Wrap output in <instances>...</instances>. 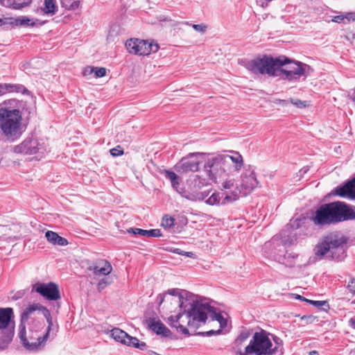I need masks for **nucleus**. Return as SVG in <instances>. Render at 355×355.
Segmentation results:
<instances>
[{
	"label": "nucleus",
	"mask_w": 355,
	"mask_h": 355,
	"mask_svg": "<svg viewBox=\"0 0 355 355\" xmlns=\"http://www.w3.org/2000/svg\"><path fill=\"white\" fill-rule=\"evenodd\" d=\"M245 67L255 74L284 75V79L290 81L297 80L301 76L306 77L313 71L309 65L286 57L275 59L268 56L257 58L248 62Z\"/></svg>",
	"instance_id": "f257e3e1"
},
{
	"label": "nucleus",
	"mask_w": 355,
	"mask_h": 355,
	"mask_svg": "<svg viewBox=\"0 0 355 355\" xmlns=\"http://www.w3.org/2000/svg\"><path fill=\"white\" fill-rule=\"evenodd\" d=\"M32 108L26 102L15 98L0 104V135L6 140L14 141L22 134V115L31 114Z\"/></svg>",
	"instance_id": "f03ea898"
},
{
	"label": "nucleus",
	"mask_w": 355,
	"mask_h": 355,
	"mask_svg": "<svg viewBox=\"0 0 355 355\" xmlns=\"http://www.w3.org/2000/svg\"><path fill=\"white\" fill-rule=\"evenodd\" d=\"M283 340L263 329L255 332L244 351L238 350L239 355H282Z\"/></svg>",
	"instance_id": "7ed1b4c3"
},
{
	"label": "nucleus",
	"mask_w": 355,
	"mask_h": 355,
	"mask_svg": "<svg viewBox=\"0 0 355 355\" xmlns=\"http://www.w3.org/2000/svg\"><path fill=\"white\" fill-rule=\"evenodd\" d=\"M182 313H178L175 316L171 315L164 320L168 325L174 327L183 334H189L187 327L196 329L205 324L203 318V303L198 301L189 302L188 306L182 309Z\"/></svg>",
	"instance_id": "20e7f679"
},
{
	"label": "nucleus",
	"mask_w": 355,
	"mask_h": 355,
	"mask_svg": "<svg viewBox=\"0 0 355 355\" xmlns=\"http://www.w3.org/2000/svg\"><path fill=\"white\" fill-rule=\"evenodd\" d=\"M44 327V320L41 318H28L23 320V312L21 314L19 337L23 345L28 350H41L48 340V333L42 334Z\"/></svg>",
	"instance_id": "39448f33"
},
{
	"label": "nucleus",
	"mask_w": 355,
	"mask_h": 355,
	"mask_svg": "<svg viewBox=\"0 0 355 355\" xmlns=\"http://www.w3.org/2000/svg\"><path fill=\"white\" fill-rule=\"evenodd\" d=\"M354 218L355 207L337 201L321 205L312 220L315 225L323 226Z\"/></svg>",
	"instance_id": "423d86ee"
},
{
	"label": "nucleus",
	"mask_w": 355,
	"mask_h": 355,
	"mask_svg": "<svg viewBox=\"0 0 355 355\" xmlns=\"http://www.w3.org/2000/svg\"><path fill=\"white\" fill-rule=\"evenodd\" d=\"M184 294V292H180L178 289H170L167 293L159 295L160 299L159 306H162L164 313L168 315L173 312H175L178 309L182 310L188 306L189 301ZM168 316H166V318Z\"/></svg>",
	"instance_id": "0eeeda50"
},
{
	"label": "nucleus",
	"mask_w": 355,
	"mask_h": 355,
	"mask_svg": "<svg viewBox=\"0 0 355 355\" xmlns=\"http://www.w3.org/2000/svg\"><path fill=\"white\" fill-rule=\"evenodd\" d=\"M224 166H225V157L224 155L218 154L207 159L204 165V171L209 180L217 183L224 180V177L227 175L223 168Z\"/></svg>",
	"instance_id": "6e6552de"
},
{
	"label": "nucleus",
	"mask_w": 355,
	"mask_h": 355,
	"mask_svg": "<svg viewBox=\"0 0 355 355\" xmlns=\"http://www.w3.org/2000/svg\"><path fill=\"white\" fill-rule=\"evenodd\" d=\"M13 311L11 308L0 309V344L4 349L14 336V324L11 322Z\"/></svg>",
	"instance_id": "1a4fd4ad"
},
{
	"label": "nucleus",
	"mask_w": 355,
	"mask_h": 355,
	"mask_svg": "<svg viewBox=\"0 0 355 355\" xmlns=\"http://www.w3.org/2000/svg\"><path fill=\"white\" fill-rule=\"evenodd\" d=\"M346 243V240L343 236L336 234H332L324 237L315 248V255L319 259L322 257H331L333 250L338 248Z\"/></svg>",
	"instance_id": "9d476101"
},
{
	"label": "nucleus",
	"mask_w": 355,
	"mask_h": 355,
	"mask_svg": "<svg viewBox=\"0 0 355 355\" xmlns=\"http://www.w3.org/2000/svg\"><path fill=\"white\" fill-rule=\"evenodd\" d=\"M42 315L46 318L48 326L44 333H48V338L50 336V331L53 329V323L50 311L40 304H32L28 305L23 311V320H26L28 318H39V315Z\"/></svg>",
	"instance_id": "9b49d317"
},
{
	"label": "nucleus",
	"mask_w": 355,
	"mask_h": 355,
	"mask_svg": "<svg viewBox=\"0 0 355 355\" xmlns=\"http://www.w3.org/2000/svg\"><path fill=\"white\" fill-rule=\"evenodd\" d=\"M42 315L46 318L48 326L44 333H48V338L50 336V331L53 329V323L50 311L40 304H32L28 305L23 311V320H26L28 318H39V315Z\"/></svg>",
	"instance_id": "f8f14e48"
},
{
	"label": "nucleus",
	"mask_w": 355,
	"mask_h": 355,
	"mask_svg": "<svg viewBox=\"0 0 355 355\" xmlns=\"http://www.w3.org/2000/svg\"><path fill=\"white\" fill-rule=\"evenodd\" d=\"M125 47L130 53L139 55H147L159 49L157 44L139 39H130L125 42Z\"/></svg>",
	"instance_id": "ddd939ff"
},
{
	"label": "nucleus",
	"mask_w": 355,
	"mask_h": 355,
	"mask_svg": "<svg viewBox=\"0 0 355 355\" xmlns=\"http://www.w3.org/2000/svg\"><path fill=\"white\" fill-rule=\"evenodd\" d=\"M259 184L254 169L251 166H248L241 175L240 184L236 189L240 193L247 195L250 193Z\"/></svg>",
	"instance_id": "4468645a"
},
{
	"label": "nucleus",
	"mask_w": 355,
	"mask_h": 355,
	"mask_svg": "<svg viewBox=\"0 0 355 355\" xmlns=\"http://www.w3.org/2000/svg\"><path fill=\"white\" fill-rule=\"evenodd\" d=\"M110 336L116 342L141 350L144 349L146 346L145 343L140 342L136 337L128 335L125 331L119 328H114L112 329Z\"/></svg>",
	"instance_id": "2eb2a0df"
},
{
	"label": "nucleus",
	"mask_w": 355,
	"mask_h": 355,
	"mask_svg": "<svg viewBox=\"0 0 355 355\" xmlns=\"http://www.w3.org/2000/svg\"><path fill=\"white\" fill-rule=\"evenodd\" d=\"M32 291L40 293L49 301L57 300L61 297L58 286L53 282L48 284L37 283L33 285Z\"/></svg>",
	"instance_id": "dca6fc26"
},
{
	"label": "nucleus",
	"mask_w": 355,
	"mask_h": 355,
	"mask_svg": "<svg viewBox=\"0 0 355 355\" xmlns=\"http://www.w3.org/2000/svg\"><path fill=\"white\" fill-rule=\"evenodd\" d=\"M202 155V153H189L175 166L176 171L182 173L197 171L199 168L200 161L198 159H191V158Z\"/></svg>",
	"instance_id": "f3484780"
},
{
	"label": "nucleus",
	"mask_w": 355,
	"mask_h": 355,
	"mask_svg": "<svg viewBox=\"0 0 355 355\" xmlns=\"http://www.w3.org/2000/svg\"><path fill=\"white\" fill-rule=\"evenodd\" d=\"M41 149L37 140L33 138H28L20 144L15 146L14 152L26 155H35Z\"/></svg>",
	"instance_id": "a211bd4d"
},
{
	"label": "nucleus",
	"mask_w": 355,
	"mask_h": 355,
	"mask_svg": "<svg viewBox=\"0 0 355 355\" xmlns=\"http://www.w3.org/2000/svg\"><path fill=\"white\" fill-rule=\"evenodd\" d=\"M179 179H176L174 181H172L171 186L172 187L177 191L182 197L187 198L189 200L191 201H197V200H203L207 196V193L204 191H193L192 189L189 190H179L178 187L180 185V182L178 181Z\"/></svg>",
	"instance_id": "6ab92c4d"
},
{
	"label": "nucleus",
	"mask_w": 355,
	"mask_h": 355,
	"mask_svg": "<svg viewBox=\"0 0 355 355\" xmlns=\"http://www.w3.org/2000/svg\"><path fill=\"white\" fill-rule=\"evenodd\" d=\"M202 313L203 318H205V323L208 319H210L211 321H217L220 328H224L227 326V320L220 313H217L216 309L207 303H203Z\"/></svg>",
	"instance_id": "aec40b11"
},
{
	"label": "nucleus",
	"mask_w": 355,
	"mask_h": 355,
	"mask_svg": "<svg viewBox=\"0 0 355 355\" xmlns=\"http://www.w3.org/2000/svg\"><path fill=\"white\" fill-rule=\"evenodd\" d=\"M225 157V165L231 161L232 166L230 168V172H239L243 166V159L239 153H234L233 155H224Z\"/></svg>",
	"instance_id": "412c9836"
},
{
	"label": "nucleus",
	"mask_w": 355,
	"mask_h": 355,
	"mask_svg": "<svg viewBox=\"0 0 355 355\" xmlns=\"http://www.w3.org/2000/svg\"><path fill=\"white\" fill-rule=\"evenodd\" d=\"M89 269L93 271L94 274L96 276H107L111 273L112 267L110 262L105 260H103L100 261L96 266H90Z\"/></svg>",
	"instance_id": "4be33fe9"
},
{
	"label": "nucleus",
	"mask_w": 355,
	"mask_h": 355,
	"mask_svg": "<svg viewBox=\"0 0 355 355\" xmlns=\"http://www.w3.org/2000/svg\"><path fill=\"white\" fill-rule=\"evenodd\" d=\"M337 194L349 199L355 198V178L337 189Z\"/></svg>",
	"instance_id": "5701e85b"
},
{
	"label": "nucleus",
	"mask_w": 355,
	"mask_h": 355,
	"mask_svg": "<svg viewBox=\"0 0 355 355\" xmlns=\"http://www.w3.org/2000/svg\"><path fill=\"white\" fill-rule=\"evenodd\" d=\"M27 89L21 85L10 84V83H1L0 84V95H3L7 93H22L24 94Z\"/></svg>",
	"instance_id": "b1692460"
},
{
	"label": "nucleus",
	"mask_w": 355,
	"mask_h": 355,
	"mask_svg": "<svg viewBox=\"0 0 355 355\" xmlns=\"http://www.w3.org/2000/svg\"><path fill=\"white\" fill-rule=\"evenodd\" d=\"M45 237L47 241L53 245L65 246L68 244V241L66 239L60 236L56 232L53 231H47L45 234Z\"/></svg>",
	"instance_id": "393cba45"
},
{
	"label": "nucleus",
	"mask_w": 355,
	"mask_h": 355,
	"mask_svg": "<svg viewBox=\"0 0 355 355\" xmlns=\"http://www.w3.org/2000/svg\"><path fill=\"white\" fill-rule=\"evenodd\" d=\"M128 233L139 234L144 237H159L162 236L161 232L158 229L146 230L139 228H130Z\"/></svg>",
	"instance_id": "a878e982"
},
{
	"label": "nucleus",
	"mask_w": 355,
	"mask_h": 355,
	"mask_svg": "<svg viewBox=\"0 0 355 355\" xmlns=\"http://www.w3.org/2000/svg\"><path fill=\"white\" fill-rule=\"evenodd\" d=\"M148 325L153 331L157 334H162L167 336L169 330L159 321H157L155 319H150Z\"/></svg>",
	"instance_id": "bb28decb"
},
{
	"label": "nucleus",
	"mask_w": 355,
	"mask_h": 355,
	"mask_svg": "<svg viewBox=\"0 0 355 355\" xmlns=\"http://www.w3.org/2000/svg\"><path fill=\"white\" fill-rule=\"evenodd\" d=\"M209 179L200 177L198 175L193 176L192 180V186H190L189 189H192L193 191H199L198 190L209 184Z\"/></svg>",
	"instance_id": "cd10ccee"
},
{
	"label": "nucleus",
	"mask_w": 355,
	"mask_h": 355,
	"mask_svg": "<svg viewBox=\"0 0 355 355\" xmlns=\"http://www.w3.org/2000/svg\"><path fill=\"white\" fill-rule=\"evenodd\" d=\"M240 193L236 188L231 193L226 194L223 198L222 197L221 205H227L237 200L239 198Z\"/></svg>",
	"instance_id": "c85d7f7f"
},
{
	"label": "nucleus",
	"mask_w": 355,
	"mask_h": 355,
	"mask_svg": "<svg viewBox=\"0 0 355 355\" xmlns=\"http://www.w3.org/2000/svg\"><path fill=\"white\" fill-rule=\"evenodd\" d=\"M43 11L45 14L54 15L55 13V0H44Z\"/></svg>",
	"instance_id": "c756f323"
},
{
	"label": "nucleus",
	"mask_w": 355,
	"mask_h": 355,
	"mask_svg": "<svg viewBox=\"0 0 355 355\" xmlns=\"http://www.w3.org/2000/svg\"><path fill=\"white\" fill-rule=\"evenodd\" d=\"M62 6L67 10H76L80 5V0H60Z\"/></svg>",
	"instance_id": "7c9ffc66"
},
{
	"label": "nucleus",
	"mask_w": 355,
	"mask_h": 355,
	"mask_svg": "<svg viewBox=\"0 0 355 355\" xmlns=\"http://www.w3.org/2000/svg\"><path fill=\"white\" fill-rule=\"evenodd\" d=\"M0 3L3 6L12 7L14 9H20L28 5L27 3H17L14 0H0Z\"/></svg>",
	"instance_id": "2f4dec72"
},
{
	"label": "nucleus",
	"mask_w": 355,
	"mask_h": 355,
	"mask_svg": "<svg viewBox=\"0 0 355 355\" xmlns=\"http://www.w3.org/2000/svg\"><path fill=\"white\" fill-rule=\"evenodd\" d=\"M113 282V279L110 276H105L102 278L97 284V289L98 291H101L105 289L107 286L110 285Z\"/></svg>",
	"instance_id": "473e14b6"
},
{
	"label": "nucleus",
	"mask_w": 355,
	"mask_h": 355,
	"mask_svg": "<svg viewBox=\"0 0 355 355\" xmlns=\"http://www.w3.org/2000/svg\"><path fill=\"white\" fill-rule=\"evenodd\" d=\"M221 200L220 193L215 192L206 200V203L209 205H218L221 204Z\"/></svg>",
	"instance_id": "72a5a7b5"
},
{
	"label": "nucleus",
	"mask_w": 355,
	"mask_h": 355,
	"mask_svg": "<svg viewBox=\"0 0 355 355\" xmlns=\"http://www.w3.org/2000/svg\"><path fill=\"white\" fill-rule=\"evenodd\" d=\"M34 25H35V23L32 21V19H31L26 17H22L21 18L15 19V26H33Z\"/></svg>",
	"instance_id": "f704fd0d"
},
{
	"label": "nucleus",
	"mask_w": 355,
	"mask_h": 355,
	"mask_svg": "<svg viewBox=\"0 0 355 355\" xmlns=\"http://www.w3.org/2000/svg\"><path fill=\"white\" fill-rule=\"evenodd\" d=\"M250 336V333L248 331H242L240 333L239 336L235 340L234 345L236 347H240L242 344L248 340Z\"/></svg>",
	"instance_id": "c9c22d12"
},
{
	"label": "nucleus",
	"mask_w": 355,
	"mask_h": 355,
	"mask_svg": "<svg viewBox=\"0 0 355 355\" xmlns=\"http://www.w3.org/2000/svg\"><path fill=\"white\" fill-rule=\"evenodd\" d=\"M6 26V28H9L15 26V18L5 17L0 19V26Z\"/></svg>",
	"instance_id": "e433bc0d"
},
{
	"label": "nucleus",
	"mask_w": 355,
	"mask_h": 355,
	"mask_svg": "<svg viewBox=\"0 0 355 355\" xmlns=\"http://www.w3.org/2000/svg\"><path fill=\"white\" fill-rule=\"evenodd\" d=\"M175 219L168 215L163 217L162 225L165 228H170L174 225Z\"/></svg>",
	"instance_id": "4c0bfd02"
},
{
	"label": "nucleus",
	"mask_w": 355,
	"mask_h": 355,
	"mask_svg": "<svg viewBox=\"0 0 355 355\" xmlns=\"http://www.w3.org/2000/svg\"><path fill=\"white\" fill-rule=\"evenodd\" d=\"M225 178V176L224 177ZM222 181V187L223 189H232L234 187V179H225Z\"/></svg>",
	"instance_id": "58836bf2"
},
{
	"label": "nucleus",
	"mask_w": 355,
	"mask_h": 355,
	"mask_svg": "<svg viewBox=\"0 0 355 355\" xmlns=\"http://www.w3.org/2000/svg\"><path fill=\"white\" fill-rule=\"evenodd\" d=\"M164 176L166 179L169 180L171 182L172 181L175 180L176 179H179L178 176L176 173L173 171H170L168 170L164 171Z\"/></svg>",
	"instance_id": "ea45409f"
},
{
	"label": "nucleus",
	"mask_w": 355,
	"mask_h": 355,
	"mask_svg": "<svg viewBox=\"0 0 355 355\" xmlns=\"http://www.w3.org/2000/svg\"><path fill=\"white\" fill-rule=\"evenodd\" d=\"M291 103L299 108H303L308 105V103L306 101H302L300 99L291 98Z\"/></svg>",
	"instance_id": "a19ab883"
},
{
	"label": "nucleus",
	"mask_w": 355,
	"mask_h": 355,
	"mask_svg": "<svg viewBox=\"0 0 355 355\" xmlns=\"http://www.w3.org/2000/svg\"><path fill=\"white\" fill-rule=\"evenodd\" d=\"M94 73L96 78H101L105 76L106 69L104 67L94 68Z\"/></svg>",
	"instance_id": "79ce46f5"
},
{
	"label": "nucleus",
	"mask_w": 355,
	"mask_h": 355,
	"mask_svg": "<svg viewBox=\"0 0 355 355\" xmlns=\"http://www.w3.org/2000/svg\"><path fill=\"white\" fill-rule=\"evenodd\" d=\"M344 17V24H348L350 21H355V13L354 12H347L345 15H343Z\"/></svg>",
	"instance_id": "37998d69"
},
{
	"label": "nucleus",
	"mask_w": 355,
	"mask_h": 355,
	"mask_svg": "<svg viewBox=\"0 0 355 355\" xmlns=\"http://www.w3.org/2000/svg\"><path fill=\"white\" fill-rule=\"evenodd\" d=\"M110 154L114 157L122 155L123 154V150L121 146H118L117 147L113 148L110 150Z\"/></svg>",
	"instance_id": "c03bdc74"
},
{
	"label": "nucleus",
	"mask_w": 355,
	"mask_h": 355,
	"mask_svg": "<svg viewBox=\"0 0 355 355\" xmlns=\"http://www.w3.org/2000/svg\"><path fill=\"white\" fill-rule=\"evenodd\" d=\"M193 28L196 31L204 33L207 30V26L204 24H193Z\"/></svg>",
	"instance_id": "a18cd8bd"
},
{
	"label": "nucleus",
	"mask_w": 355,
	"mask_h": 355,
	"mask_svg": "<svg viewBox=\"0 0 355 355\" xmlns=\"http://www.w3.org/2000/svg\"><path fill=\"white\" fill-rule=\"evenodd\" d=\"M173 252L176 254H181V255H185L188 257H193L194 256V254L191 252H184L178 248L175 249L173 250Z\"/></svg>",
	"instance_id": "49530a36"
},
{
	"label": "nucleus",
	"mask_w": 355,
	"mask_h": 355,
	"mask_svg": "<svg viewBox=\"0 0 355 355\" xmlns=\"http://www.w3.org/2000/svg\"><path fill=\"white\" fill-rule=\"evenodd\" d=\"M347 288L350 293H352L353 295L355 294V279H352L349 282Z\"/></svg>",
	"instance_id": "de8ad7c7"
},
{
	"label": "nucleus",
	"mask_w": 355,
	"mask_h": 355,
	"mask_svg": "<svg viewBox=\"0 0 355 355\" xmlns=\"http://www.w3.org/2000/svg\"><path fill=\"white\" fill-rule=\"evenodd\" d=\"M94 67H87L83 69V76H87L94 73Z\"/></svg>",
	"instance_id": "09e8293b"
},
{
	"label": "nucleus",
	"mask_w": 355,
	"mask_h": 355,
	"mask_svg": "<svg viewBox=\"0 0 355 355\" xmlns=\"http://www.w3.org/2000/svg\"><path fill=\"white\" fill-rule=\"evenodd\" d=\"M332 21L336 23H344L343 15H336L332 19Z\"/></svg>",
	"instance_id": "8fccbe9b"
},
{
	"label": "nucleus",
	"mask_w": 355,
	"mask_h": 355,
	"mask_svg": "<svg viewBox=\"0 0 355 355\" xmlns=\"http://www.w3.org/2000/svg\"><path fill=\"white\" fill-rule=\"evenodd\" d=\"M307 302L311 304H313L315 306H320L322 305H323L325 302L324 301H313V300H307Z\"/></svg>",
	"instance_id": "3c124183"
},
{
	"label": "nucleus",
	"mask_w": 355,
	"mask_h": 355,
	"mask_svg": "<svg viewBox=\"0 0 355 355\" xmlns=\"http://www.w3.org/2000/svg\"><path fill=\"white\" fill-rule=\"evenodd\" d=\"M275 103L278 104L279 105H282V106H286L288 103L286 100L278 99V100H276Z\"/></svg>",
	"instance_id": "603ef678"
},
{
	"label": "nucleus",
	"mask_w": 355,
	"mask_h": 355,
	"mask_svg": "<svg viewBox=\"0 0 355 355\" xmlns=\"http://www.w3.org/2000/svg\"><path fill=\"white\" fill-rule=\"evenodd\" d=\"M349 324L352 328L355 329V317L349 320Z\"/></svg>",
	"instance_id": "864d4df0"
},
{
	"label": "nucleus",
	"mask_w": 355,
	"mask_h": 355,
	"mask_svg": "<svg viewBox=\"0 0 355 355\" xmlns=\"http://www.w3.org/2000/svg\"><path fill=\"white\" fill-rule=\"evenodd\" d=\"M295 298L296 299H298V300H302V301H305V302H307V300H309L308 299H306L305 297L300 295H295Z\"/></svg>",
	"instance_id": "5fc2aeb1"
},
{
	"label": "nucleus",
	"mask_w": 355,
	"mask_h": 355,
	"mask_svg": "<svg viewBox=\"0 0 355 355\" xmlns=\"http://www.w3.org/2000/svg\"><path fill=\"white\" fill-rule=\"evenodd\" d=\"M309 355H319V354L316 351H312L309 353Z\"/></svg>",
	"instance_id": "6e6d98bb"
},
{
	"label": "nucleus",
	"mask_w": 355,
	"mask_h": 355,
	"mask_svg": "<svg viewBox=\"0 0 355 355\" xmlns=\"http://www.w3.org/2000/svg\"><path fill=\"white\" fill-rule=\"evenodd\" d=\"M214 331L211 330V331H208L207 334L208 335H211V334H214Z\"/></svg>",
	"instance_id": "4d7b16f0"
},
{
	"label": "nucleus",
	"mask_w": 355,
	"mask_h": 355,
	"mask_svg": "<svg viewBox=\"0 0 355 355\" xmlns=\"http://www.w3.org/2000/svg\"><path fill=\"white\" fill-rule=\"evenodd\" d=\"M221 331V330H218L217 333H220Z\"/></svg>",
	"instance_id": "13d9d810"
}]
</instances>
